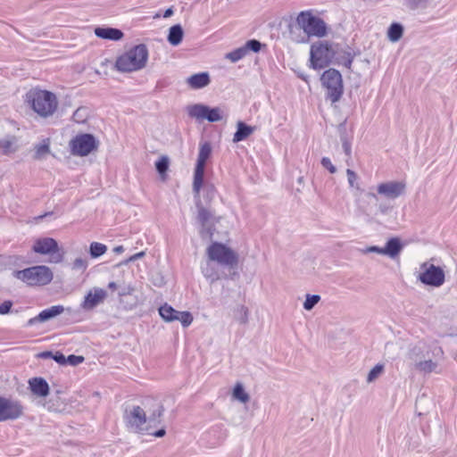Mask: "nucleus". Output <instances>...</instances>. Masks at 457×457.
<instances>
[{
    "instance_id": "6",
    "label": "nucleus",
    "mask_w": 457,
    "mask_h": 457,
    "mask_svg": "<svg viewBox=\"0 0 457 457\" xmlns=\"http://www.w3.org/2000/svg\"><path fill=\"white\" fill-rule=\"evenodd\" d=\"M206 254L210 262H217L224 267L234 268L238 263L237 253L222 243L211 244L206 249Z\"/></svg>"
},
{
    "instance_id": "22",
    "label": "nucleus",
    "mask_w": 457,
    "mask_h": 457,
    "mask_svg": "<svg viewBox=\"0 0 457 457\" xmlns=\"http://www.w3.org/2000/svg\"><path fill=\"white\" fill-rule=\"evenodd\" d=\"M192 89H200L208 86L211 82L208 72H200L188 77L186 80Z\"/></svg>"
},
{
    "instance_id": "32",
    "label": "nucleus",
    "mask_w": 457,
    "mask_h": 457,
    "mask_svg": "<svg viewBox=\"0 0 457 457\" xmlns=\"http://www.w3.org/2000/svg\"><path fill=\"white\" fill-rule=\"evenodd\" d=\"M178 312L168 303H164L159 308V314L167 322L174 321Z\"/></svg>"
},
{
    "instance_id": "34",
    "label": "nucleus",
    "mask_w": 457,
    "mask_h": 457,
    "mask_svg": "<svg viewBox=\"0 0 457 457\" xmlns=\"http://www.w3.org/2000/svg\"><path fill=\"white\" fill-rule=\"evenodd\" d=\"M107 251V246L102 243L92 242L89 245V254L96 259L104 255Z\"/></svg>"
},
{
    "instance_id": "27",
    "label": "nucleus",
    "mask_w": 457,
    "mask_h": 457,
    "mask_svg": "<svg viewBox=\"0 0 457 457\" xmlns=\"http://www.w3.org/2000/svg\"><path fill=\"white\" fill-rule=\"evenodd\" d=\"M212 262H210L208 260L206 264L202 267L203 275L206 279L210 281L211 284L221 278L219 270L214 267V265Z\"/></svg>"
},
{
    "instance_id": "24",
    "label": "nucleus",
    "mask_w": 457,
    "mask_h": 457,
    "mask_svg": "<svg viewBox=\"0 0 457 457\" xmlns=\"http://www.w3.org/2000/svg\"><path fill=\"white\" fill-rule=\"evenodd\" d=\"M232 318L240 325H246L249 321L250 311L247 306L242 303L236 304L232 310Z\"/></svg>"
},
{
    "instance_id": "48",
    "label": "nucleus",
    "mask_w": 457,
    "mask_h": 457,
    "mask_svg": "<svg viewBox=\"0 0 457 457\" xmlns=\"http://www.w3.org/2000/svg\"><path fill=\"white\" fill-rule=\"evenodd\" d=\"M67 363L72 366H77L84 361V357L80 355L71 354L66 359Z\"/></svg>"
},
{
    "instance_id": "19",
    "label": "nucleus",
    "mask_w": 457,
    "mask_h": 457,
    "mask_svg": "<svg viewBox=\"0 0 457 457\" xmlns=\"http://www.w3.org/2000/svg\"><path fill=\"white\" fill-rule=\"evenodd\" d=\"M337 53L335 54V57H333V62L336 64L343 65L347 69H351L354 54L350 50L349 47H342L340 45L337 44Z\"/></svg>"
},
{
    "instance_id": "7",
    "label": "nucleus",
    "mask_w": 457,
    "mask_h": 457,
    "mask_svg": "<svg viewBox=\"0 0 457 457\" xmlns=\"http://www.w3.org/2000/svg\"><path fill=\"white\" fill-rule=\"evenodd\" d=\"M15 277L29 286H44L53 279V272L45 265L33 266L15 271Z\"/></svg>"
},
{
    "instance_id": "28",
    "label": "nucleus",
    "mask_w": 457,
    "mask_h": 457,
    "mask_svg": "<svg viewBox=\"0 0 457 457\" xmlns=\"http://www.w3.org/2000/svg\"><path fill=\"white\" fill-rule=\"evenodd\" d=\"M34 159L42 160L50 154V140L49 138L43 139L39 144L34 146Z\"/></svg>"
},
{
    "instance_id": "16",
    "label": "nucleus",
    "mask_w": 457,
    "mask_h": 457,
    "mask_svg": "<svg viewBox=\"0 0 457 457\" xmlns=\"http://www.w3.org/2000/svg\"><path fill=\"white\" fill-rule=\"evenodd\" d=\"M107 297V292L100 287H94L90 290L81 303V308L86 311H91L97 305L104 303Z\"/></svg>"
},
{
    "instance_id": "29",
    "label": "nucleus",
    "mask_w": 457,
    "mask_h": 457,
    "mask_svg": "<svg viewBox=\"0 0 457 457\" xmlns=\"http://www.w3.org/2000/svg\"><path fill=\"white\" fill-rule=\"evenodd\" d=\"M183 35L184 32L182 27L179 24L174 25L170 29L168 41L172 46H178L181 43Z\"/></svg>"
},
{
    "instance_id": "2",
    "label": "nucleus",
    "mask_w": 457,
    "mask_h": 457,
    "mask_svg": "<svg viewBox=\"0 0 457 457\" xmlns=\"http://www.w3.org/2000/svg\"><path fill=\"white\" fill-rule=\"evenodd\" d=\"M24 102L42 118L52 116L58 108L55 94L38 87L30 88L24 96Z\"/></svg>"
},
{
    "instance_id": "31",
    "label": "nucleus",
    "mask_w": 457,
    "mask_h": 457,
    "mask_svg": "<svg viewBox=\"0 0 457 457\" xmlns=\"http://www.w3.org/2000/svg\"><path fill=\"white\" fill-rule=\"evenodd\" d=\"M232 397L242 403H246L250 400L248 393L245 392L241 383H237L233 388Z\"/></svg>"
},
{
    "instance_id": "36",
    "label": "nucleus",
    "mask_w": 457,
    "mask_h": 457,
    "mask_svg": "<svg viewBox=\"0 0 457 457\" xmlns=\"http://www.w3.org/2000/svg\"><path fill=\"white\" fill-rule=\"evenodd\" d=\"M223 112L220 108L215 107V108H210L207 106V111L205 114V119L210 122H216L222 120Z\"/></svg>"
},
{
    "instance_id": "56",
    "label": "nucleus",
    "mask_w": 457,
    "mask_h": 457,
    "mask_svg": "<svg viewBox=\"0 0 457 457\" xmlns=\"http://www.w3.org/2000/svg\"><path fill=\"white\" fill-rule=\"evenodd\" d=\"M54 353L52 352H43L39 354L41 358H53Z\"/></svg>"
},
{
    "instance_id": "21",
    "label": "nucleus",
    "mask_w": 457,
    "mask_h": 457,
    "mask_svg": "<svg viewBox=\"0 0 457 457\" xmlns=\"http://www.w3.org/2000/svg\"><path fill=\"white\" fill-rule=\"evenodd\" d=\"M29 387L33 395L38 397H46L49 394V386L42 378H33L29 380Z\"/></svg>"
},
{
    "instance_id": "37",
    "label": "nucleus",
    "mask_w": 457,
    "mask_h": 457,
    "mask_svg": "<svg viewBox=\"0 0 457 457\" xmlns=\"http://www.w3.org/2000/svg\"><path fill=\"white\" fill-rule=\"evenodd\" d=\"M246 54V50L243 46L226 54L225 58L229 60L231 62H237L243 59Z\"/></svg>"
},
{
    "instance_id": "42",
    "label": "nucleus",
    "mask_w": 457,
    "mask_h": 457,
    "mask_svg": "<svg viewBox=\"0 0 457 457\" xmlns=\"http://www.w3.org/2000/svg\"><path fill=\"white\" fill-rule=\"evenodd\" d=\"M87 116H88L87 109L85 107H80V108H78L74 112L72 119L74 121H76L78 123H83L87 119Z\"/></svg>"
},
{
    "instance_id": "35",
    "label": "nucleus",
    "mask_w": 457,
    "mask_h": 457,
    "mask_svg": "<svg viewBox=\"0 0 457 457\" xmlns=\"http://www.w3.org/2000/svg\"><path fill=\"white\" fill-rule=\"evenodd\" d=\"M169 165H170V159L166 155L161 156L158 159V161H156V162H155V168H156L158 173L160 174V176L162 177V179H165V174L169 169Z\"/></svg>"
},
{
    "instance_id": "9",
    "label": "nucleus",
    "mask_w": 457,
    "mask_h": 457,
    "mask_svg": "<svg viewBox=\"0 0 457 457\" xmlns=\"http://www.w3.org/2000/svg\"><path fill=\"white\" fill-rule=\"evenodd\" d=\"M322 86L327 89V96L332 103L337 102L344 92L341 73L335 69H328L320 78Z\"/></svg>"
},
{
    "instance_id": "45",
    "label": "nucleus",
    "mask_w": 457,
    "mask_h": 457,
    "mask_svg": "<svg viewBox=\"0 0 457 457\" xmlns=\"http://www.w3.org/2000/svg\"><path fill=\"white\" fill-rule=\"evenodd\" d=\"M215 195V188L212 185H207L204 187V196L205 198L204 204H209L213 199Z\"/></svg>"
},
{
    "instance_id": "51",
    "label": "nucleus",
    "mask_w": 457,
    "mask_h": 457,
    "mask_svg": "<svg viewBox=\"0 0 457 457\" xmlns=\"http://www.w3.org/2000/svg\"><path fill=\"white\" fill-rule=\"evenodd\" d=\"M12 306V303L11 301H4L0 304V314H7Z\"/></svg>"
},
{
    "instance_id": "23",
    "label": "nucleus",
    "mask_w": 457,
    "mask_h": 457,
    "mask_svg": "<svg viewBox=\"0 0 457 457\" xmlns=\"http://www.w3.org/2000/svg\"><path fill=\"white\" fill-rule=\"evenodd\" d=\"M95 35L100 38L117 41L122 38L123 32L114 28L97 27L95 29Z\"/></svg>"
},
{
    "instance_id": "17",
    "label": "nucleus",
    "mask_w": 457,
    "mask_h": 457,
    "mask_svg": "<svg viewBox=\"0 0 457 457\" xmlns=\"http://www.w3.org/2000/svg\"><path fill=\"white\" fill-rule=\"evenodd\" d=\"M20 147V139L14 134L7 133L0 136V154L2 155H12L19 151Z\"/></svg>"
},
{
    "instance_id": "47",
    "label": "nucleus",
    "mask_w": 457,
    "mask_h": 457,
    "mask_svg": "<svg viewBox=\"0 0 457 457\" xmlns=\"http://www.w3.org/2000/svg\"><path fill=\"white\" fill-rule=\"evenodd\" d=\"M321 165L327 169L331 174L337 172L336 166L332 163L331 160L328 157H323L321 159Z\"/></svg>"
},
{
    "instance_id": "59",
    "label": "nucleus",
    "mask_w": 457,
    "mask_h": 457,
    "mask_svg": "<svg viewBox=\"0 0 457 457\" xmlns=\"http://www.w3.org/2000/svg\"><path fill=\"white\" fill-rule=\"evenodd\" d=\"M108 287H109L110 289H115V288L117 287V285H116V283H115V282H113V281H112V282H110V283L108 284Z\"/></svg>"
},
{
    "instance_id": "15",
    "label": "nucleus",
    "mask_w": 457,
    "mask_h": 457,
    "mask_svg": "<svg viewBox=\"0 0 457 457\" xmlns=\"http://www.w3.org/2000/svg\"><path fill=\"white\" fill-rule=\"evenodd\" d=\"M71 151L76 156H87L97 147L95 137L90 134H81L70 142Z\"/></svg>"
},
{
    "instance_id": "30",
    "label": "nucleus",
    "mask_w": 457,
    "mask_h": 457,
    "mask_svg": "<svg viewBox=\"0 0 457 457\" xmlns=\"http://www.w3.org/2000/svg\"><path fill=\"white\" fill-rule=\"evenodd\" d=\"M207 111V106L200 104L189 105L187 107V113L190 117L197 120H204Z\"/></svg>"
},
{
    "instance_id": "26",
    "label": "nucleus",
    "mask_w": 457,
    "mask_h": 457,
    "mask_svg": "<svg viewBox=\"0 0 457 457\" xmlns=\"http://www.w3.org/2000/svg\"><path fill=\"white\" fill-rule=\"evenodd\" d=\"M254 131V128L246 125L243 121H238L237 124V131L233 137V142L237 143L246 139Z\"/></svg>"
},
{
    "instance_id": "40",
    "label": "nucleus",
    "mask_w": 457,
    "mask_h": 457,
    "mask_svg": "<svg viewBox=\"0 0 457 457\" xmlns=\"http://www.w3.org/2000/svg\"><path fill=\"white\" fill-rule=\"evenodd\" d=\"M175 320H179L184 327L189 326L193 321V316L188 312H178Z\"/></svg>"
},
{
    "instance_id": "11",
    "label": "nucleus",
    "mask_w": 457,
    "mask_h": 457,
    "mask_svg": "<svg viewBox=\"0 0 457 457\" xmlns=\"http://www.w3.org/2000/svg\"><path fill=\"white\" fill-rule=\"evenodd\" d=\"M420 270L418 279L424 285L439 287L445 283V274L442 268L425 262Z\"/></svg>"
},
{
    "instance_id": "13",
    "label": "nucleus",
    "mask_w": 457,
    "mask_h": 457,
    "mask_svg": "<svg viewBox=\"0 0 457 457\" xmlns=\"http://www.w3.org/2000/svg\"><path fill=\"white\" fill-rule=\"evenodd\" d=\"M212 153L211 145L207 142L201 144L197 162L194 172L193 192L198 195L204 183V167Z\"/></svg>"
},
{
    "instance_id": "33",
    "label": "nucleus",
    "mask_w": 457,
    "mask_h": 457,
    "mask_svg": "<svg viewBox=\"0 0 457 457\" xmlns=\"http://www.w3.org/2000/svg\"><path fill=\"white\" fill-rule=\"evenodd\" d=\"M403 33V27L400 23H393L387 31V37L391 42H397Z\"/></svg>"
},
{
    "instance_id": "3",
    "label": "nucleus",
    "mask_w": 457,
    "mask_h": 457,
    "mask_svg": "<svg viewBox=\"0 0 457 457\" xmlns=\"http://www.w3.org/2000/svg\"><path fill=\"white\" fill-rule=\"evenodd\" d=\"M147 60V47L140 44L120 54L115 62V67L121 72H132L143 69Z\"/></svg>"
},
{
    "instance_id": "39",
    "label": "nucleus",
    "mask_w": 457,
    "mask_h": 457,
    "mask_svg": "<svg viewBox=\"0 0 457 457\" xmlns=\"http://www.w3.org/2000/svg\"><path fill=\"white\" fill-rule=\"evenodd\" d=\"M320 301V296L319 295H306V298L303 303L304 310L311 311Z\"/></svg>"
},
{
    "instance_id": "12",
    "label": "nucleus",
    "mask_w": 457,
    "mask_h": 457,
    "mask_svg": "<svg viewBox=\"0 0 457 457\" xmlns=\"http://www.w3.org/2000/svg\"><path fill=\"white\" fill-rule=\"evenodd\" d=\"M32 250L36 253L50 255L51 262L60 263L63 260V252H61V248L58 242L52 237H41L35 241Z\"/></svg>"
},
{
    "instance_id": "41",
    "label": "nucleus",
    "mask_w": 457,
    "mask_h": 457,
    "mask_svg": "<svg viewBox=\"0 0 457 457\" xmlns=\"http://www.w3.org/2000/svg\"><path fill=\"white\" fill-rule=\"evenodd\" d=\"M88 267V261L85 258L78 257L71 264V269L77 271H85Z\"/></svg>"
},
{
    "instance_id": "58",
    "label": "nucleus",
    "mask_w": 457,
    "mask_h": 457,
    "mask_svg": "<svg viewBox=\"0 0 457 457\" xmlns=\"http://www.w3.org/2000/svg\"><path fill=\"white\" fill-rule=\"evenodd\" d=\"M113 252L116 253H121L124 252V247L122 245H118L113 248Z\"/></svg>"
},
{
    "instance_id": "1",
    "label": "nucleus",
    "mask_w": 457,
    "mask_h": 457,
    "mask_svg": "<svg viewBox=\"0 0 457 457\" xmlns=\"http://www.w3.org/2000/svg\"><path fill=\"white\" fill-rule=\"evenodd\" d=\"M445 353L442 347L432 340H422L411 345L405 354L411 370L423 374L440 373V363Z\"/></svg>"
},
{
    "instance_id": "25",
    "label": "nucleus",
    "mask_w": 457,
    "mask_h": 457,
    "mask_svg": "<svg viewBox=\"0 0 457 457\" xmlns=\"http://www.w3.org/2000/svg\"><path fill=\"white\" fill-rule=\"evenodd\" d=\"M195 202L198 210L197 220L204 227L207 221L211 219L212 213L204 206V202L201 200L200 192L198 195L194 193Z\"/></svg>"
},
{
    "instance_id": "46",
    "label": "nucleus",
    "mask_w": 457,
    "mask_h": 457,
    "mask_svg": "<svg viewBox=\"0 0 457 457\" xmlns=\"http://www.w3.org/2000/svg\"><path fill=\"white\" fill-rule=\"evenodd\" d=\"M394 206L387 202H381L378 204L377 212L382 215H387L393 210Z\"/></svg>"
},
{
    "instance_id": "44",
    "label": "nucleus",
    "mask_w": 457,
    "mask_h": 457,
    "mask_svg": "<svg viewBox=\"0 0 457 457\" xmlns=\"http://www.w3.org/2000/svg\"><path fill=\"white\" fill-rule=\"evenodd\" d=\"M261 46H262V44L258 40H255V39H251V40L247 41L245 43V45L244 46V47L246 50V54H248L249 51L257 53L260 51Z\"/></svg>"
},
{
    "instance_id": "43",
    "label": "nucleus",
    "mask_w": 457,
    "mask_h": 457,
    "mask_svg": "<svg viewBox=\"0 0 457 457\" xmlns=\"http://www.w3.org/2000/svg\"><path fill=\"white\" fill-rule=\"evenodd\" d=\"M346 176L350 188L360 189L358 175L351 169L346 170Z\"/></svg>"
},
{
    "instance_id": "4",
    "label": "nucleus",
    "mask_w": 457,
    "mask_h": 457,
    "mask_svg": "<svg viewBox=\"0 0 457 457\" xmlns=\"http://www.w3.org/2000/svg\"><path fill=\"white\" fill-rule=\"evenodd\" d=\"M163 412V408L159 406L157 410V415L155 412L153 417H146L145 411L140 406H130L125 410L123 419L126 427L132 432L135 433H145L148 431L147 422L156 421Z\"/></svg>"
},
{
    "instance_id": "57",
    "label": "nucleus",
    "mask_w": 457,
    "mask_h": 457,
    "mask_svg": "<svg viewBox=\"0 0 457 457\" xmlns=\"http://www.w3.org/2000/svg\"><path fill=\"white\" fill-rule=\"evenodd\" d=\"M172 14H173V10H172V8H168V9L164 12V13H163V17H164V18H169V17H170Z\"/></svg>"
},
{
    "instance_id": "5",
    "label": "nucleus",
    "mask_w": 457,
    "mask_h": 457,
    "mask_svg": "<svg viewBox=\"0 0 457 457\" xmlns=\"http://www.w3.org/2000/svg\"><path fill=\"white\" fill-rule=\"evenodd\" d=\"M337 44L329 41H318L311 46L310 62L314 70H320L327 67L333 62L337 53Z\"/></svg>"
},
{
    "instance_id": "14",
    "label": "nucleus",
    "mask_w": 457,
    "mask_h": 457,
    "mask_svg": "<svg viewBox=\"0 0 457 457\" xmlns=\"http://www.w3.org/2000/svg\"><path fill=\"white\" fill-rule=\"evenodd\" d=\"M23 410L20 401L0 395V422L21 418Z\"/></svg>"
},
{
    "instance_id": "52",
    "label": "nucleus",
    "mask_w": 457,
    "mask_h": 457,
    "mask_svg": "<svg viewBox=\"0 0 457 457\" xmlns=\"http://www.w3.org/2000/svg\"><path fill=\"white\" fill-rule=\"evenodd\" d=\"M53 359L59 364L64 365L67 364L66 357L60 352H56L53 355Z\"/></svg>"
},
{
    "instance_id": "60",
    "label": "nucleus",
    "mask_w": 457,
    "mask_h": 457,
    "mask_svg": "<svg viewBox=\"0 0 457 457\" xmlns=\"http://www.w3.org/2000/svg\"><path fill=\"white\" fill-rule=\"evenodd\" d=\"M12 127H13L12 122H11V121H7V122H5V126H4V128H5L7 130H8L10 128H12Z\"/></svg>"
},
{
    "instance_id": "20",
    "label": "nucleus",
    "mask_w": 457,
    "mask_h": 457,
    "mask_svg": "<svg viewBox=\"0 0 457 457\" xmlns=\"http://www.w3.org/2000/svg\"><path fill=\"white\" fill-rule=\"evenodd\" d=\"M403 249V245L399 237H392L386 241L383 247L384 255L388 256L392 260L398 258Z\"/></svg>"
},
{
    "instance_id": "10",
    "label": "nucleus",
    "mask_w": 457,
    "mask_h": 457,
    "mask_svg": "<svg viewBox=\"0 0 457 457\" xmlns=\"http://www.w3.org/2000/svg\"><path fill=\"white\" fill-rule=\"evenodd\" d=\"M406 184L403 181L390 180L379 183L377 186V194L368 193L367 196L378 202V196H382L387 201L395 200L404 195Z\"/></svg>"
},
{
    "instance_id": "53",
    "label": "nucleus",
    "mask_w": 457,
    "mask_h": 457,
    "mask_svg": "<svg viewBox=\"0 0 457 457\" xmlns=\"http://www.w3.org/2000/svg\"><path fill=\"white\" fill-rule=\"evenodd\" d=\"M363 253H379V254H383L384 255L383 247H378V246H375V245L367 247L365 250H363Z\"/></svg>"
},
{
    "instance_id": "54",
    "label": "nucleus",
    "mask_w": 457,
    "mask_h": 457,
    "mask_svg": "<svg viewBox=\"0 0 457 457\" xmlns=\"http://www.w3.org/2000/svg\"><path fill=\"white\" fill-rule=\"evenodd\" d=\"M145 433H147L149 435H153L155 437H162L163 436H165L166 434V431L164 428H161L155 432H152L150 431V428L148 427V431H145Z\"/></svg>"
},
{
    "instance_id": "18",
    "label": "nucleus",
    "mask_w": 457,
    "mask_h": 457,
    "mask_svg": "<svg viewBox=\"0 0 457 457\" xmlns=\"http://www.w3.org/2000/svg\"><path fill=\"white\" fill-rule=\"evenodd\" d=\"M64 311L62 305H54L48 309L43 310L38 315L29 319L27 325L31 327L37 323L46 322L60 314Z\"/></svg>"
},
{
    "instance_id": "55",
    "label": "nucleus",
    "mask_w": 457,
    "mask_h": 457,
    "mask_svg": "<svg viewBox=\"0 0 457 457\" xmlns=\"http://www.w3.org/2000/svg\"><path fill=\"white\" fill-rule=\"evenodd\" d=\"M145 252H143V251H142V252H139V253H137L133 254L132 256H130V257H129V259H128L124 263H126V264H127V263H129V262H134V261H136V260H138V259H140V258L144 257V256H145Z\"/></svg>"
},
{
    "instance_id": "49",
    "label": "nucleus",
    "mask_w": 457,
    "mask_h": 457,
    "mask_svg": "<svg viewBox=\"0 0 457 457\" xmlns=\"http://www.w3.org/2000/svg\"><path fill=\"white\" fill-rule=\"evenodd\" d=\"M135 291V288L133 286L131 285H127V286H124L122 287L120 291H119V296H124V295H132L133 292Z\"/></svg>"
},
{
    "instance_id": "50",
    "label": "nucleus",
    "mask_w": 457,
    "mask_h": 457,
    "mask_svg": "<svg viewBox=\"0 0 457 457\" xmlns=\"http://www.w3.org/2000/svg\"><path fill=\"white\" fill-rule=\"evenodd\" d=\"M342 147H343V150L345 153V154L348 157H351V154H352L351 143L345 137L342 138Z\"/></svg>"
},
{
    "instance_id": "8",
    "label": "nucleus",
    "mask_w": 457,
    "mask_h": 457,
    "mask_svg": "<svg viewBox=\"0 0 457 457\" xmlns=\"http://www.w3.org/2000/svg\"><path fill=\"white\" fill-rule=\"evenodd\" d=\"M296 22L309 37H323L327 35L328 28L324 21L312 15L311 12H301Z\"/></svg>"
},
{
    "instance_id": "38",
    "label": "nucleus",
    "mask_w": 457,
    "mask_h": 457,
    "mask_svg": "<svg viewBox=\"0 0 457 457\" xmlns=\"http://www.w3.org/2000/svg\"><path fill=\"white\" fill-rule=\"evenodd\" d=\"M384 371V365L383 364H377L374 366L370 371L369 372L367 376V382L371 383L375 381Z\"/></svg>"
}]
</instances>
